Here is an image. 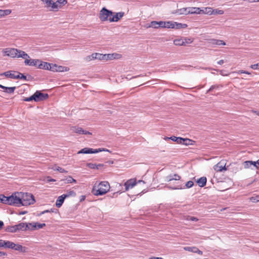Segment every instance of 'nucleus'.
Wrapping results in <instances>:
<instances>
[{"label":"nucleus","mask_w":259,"mask_h":259,"mask_svg":"<svg viewBox=\"0 0 259 259\" xmlns=\"http://www.w3.org/2000/svg\"><path fill=\"white\" fill-rule=\"evenodd\" d=\"M96 186H94L92 192L95 195H103L107 193L110 189V185L107 181L101 182L98 185V189L95 188Z\"/></svg>","instance_id":"obj_1"},{"label":"nucleus","mask_w":259,"mask_h":259,"mask_svg":"<svg viewBox=\"0 0 259 259\" xmlns=\"http://www.w3.org/2000/svg\"><path fill=\"white\" fill-rule=\"evenodd\" d=\"M19 195L20 196L21 206H27L35 202L34 196L31 193L20 192Z\"/></svg>","instance_id":"obj_2"},{"label":"nucleus","mask_w":259,"mask_h":259,"mask_svg":"<svg viewBox=\"0 0 259 259\" xmlns=\"http://www.w3.org/2000/svg\"><path fill=\"white\" fill-rule=\"evenodd\" d=\"M20 193H15L12 195L6 197V204L13 205L15 206H21L20 196L19 195Z\"/></svg>","instance_id":"obj_3"},{"label":"nucleus","mask_w":259,"mask_h":259,"mask_svg":"<svg viewBox=\"0 0 259 259\" xmlns=\"http://www.w3.org/2000/svg\"><path fill=\"white\" fill-rule=\"evenodd\" d=\"M113 14L114 12L104 7L100 10L99 17L102 22L109 21L110 18H112Z\"/></svg>","instance_id":"obj_4"},{"label":"nucleus","mask_w":259,"mask_h":259,"mask_svg":"<svg viewBox=\"0 0 259 259\" xmlns=\"http://www.w3.org/2000/svg\"><path fill=\"white\" fill-rule=\"evenodd\" d=\"M102 151H106L110 153L111 152V151H110L109 150L103 148L96 149L89 148H84L79 151L77 152V154H93Z\"/></svg>","instance_id":"obj_5"},{"label":"nucleus","mask_w":259,"mask_h":259,"mask_svg":"<svg viewBox=\"0 0 259 259\" xmlns=\"http://www.w3.org/2000/svg\"><path fill=\"white\" fill-rule=\"evenodd\" d=\"M192 42L193 39L187 37L177 38L174 40V45L178 46H186Z\"/></svg>","instance_id":"obj_6"},{"label":"nucleus","mask_w":259,"mask_h":259,"mask_svg":"<svg viewBox=\"0 0 259 259\" xmlns=\"http://www.w3.org/2000/svg\"><path fill=\"white\" fill-rule=\"evenodd\" d=\"M145 183L144 181L142 180H139L138 182L136 181V179H131L127 180L124 183V186H125V191H128L130 189L133 188L138 183Z\"/></svg>","instance_id":"obj_7"},{"label":"nucleus","mask_w":259,"mask_h":259,"mask_svg":"<svg viewBox=\"0 0 259 259\" xmlns=\"http://www.w3.org/2000/svg\"><path fill=\"white\" fill-rule=\"evenodd\" d=\"M17 49L7 48L4 50V53L6 56H10L12 58H16L17 56Z\"/></svg>","instance_id":"obj_8"},{"label":"nucleus","mask_w":259,"mask_h":259,"mask_svg":"<svg viewBox=\"0 0 259 259\" xmlns=\"http://www.w3.org/2000/svg\"><path fill=\"white\" fill-rule=\"evenodd\" d=\"M34 94L36 98V102L44 101L49 98L48 94L42 93L39 91H37Z\"/></svg>","instance_id":"obj_9"},{"label":"nucleus","mask_w":259,"mask_h":259,"mask_svg":"<svg viewBox=\"0 0 259 259\" xmlns=\"http://www.w3.org/2000/svg\"><path fill=\"white\" fill-rule=\"evenodd\" d=\"M124 15L123 12H120L118 13H114L112 16V18H110L109 22H114L118 21Z\"/></svg>","instance_id":"obj_10"},{"label":"nucleus","mask_w":259,"mask_h":259,"mask_svg":"<svg viewBox=\"0 0 259 259\" xmlns=\"http://www.w3.org/2000/svg\"><path fill=\"white\" fill-rule=\"evenodd\" d=\"M40 62L38 59H27L24 61V63L26 65L30 66H37L38 63Z\"/></svg>","instance_id":"obj_11"},{"label":"nucleus","mask_w":259,"mask_h":259,"mask_svg":"<svg viewBox=\"0 0 259 259\" xmlns=\"http://www.w3.org/2000/svg\"><path fill=\"white\" fill-rule=\"evenodd\" d=\"M17 72L14 71H8L5 72L1 74V76L5 75L7 77H10L13 79H16L17 75H15V73H17Z\"/></svg>","instance_id":"obj_12"},{"label":"nucleus","mask_w":259,"mask_h":259,"mask_svg":"<svg viewBox=\"0 0 259 259\" xmlns=\"http://www.w3.org/2000/svg\"><path fill=\"white\" fill-rule=\"evenodd\" d=\"M16 58H22L26 60L27 59H29L30 57L24 51L18 49V52H17V56Z\"/></svg>","instance_id":"obj_13"},{"label":"nucleus","mask_w":259,"mask_h":259,"mask_svg":"<svg viewBox=\"0 0 259 259\" xmlns=\"http://www.w3.org/2000/svg\"><path fill=\"white\" fill-rule=\"evenodd\" d=\"M39 64L37 65V68L41 69H45V70H49V67L50 66V63L46 62H43L40 61L38 63Z\"/></svg>","instance_id":"obj_14"},{"label":"nucleus","mask_w":259,"mask_h":259,"mask_svg":"<svg viewBox=\"0 0 259 259\" xmlns=\"http://www.w3.org/2000/svg\"><path fill=\"white\" fill-rule=\"evenodd\" d=\"M12 249L22 252H25L26 251L25 247H23L21 245H20L19 244H15L14 242L13 244Z\"/></svg>","instance_id":"obj_15"},{"label":"nucleus","mask_w":259,"mask_h":259,"mask_svg":"<svg viewBox=\"0 0 259 259\" xmlns=\"http://www.w3.org/2000/svg\"><path fill=\"white\" fill-rule=\"evenodd\" d=\"M0 88L4 90V92L9 94H12L14 92L16 87H7L3 85L0 84Z\"/></svg>","instance_id":"obj_16"},{"label":"nucleus","mask_w":259,"mask_h":259,"mask_svg":"<svg viewBox=\"0 0 259 259\" xmlns=\"http://www.w3.org/2000/svg\"><path fill=\"white\" fill-rule=\"evenodd\" d=\"M166 180L167 182H170L172 180H180L181 179V177L178 175V174H174V175H169L167 176L166 178Z\"/></svg>","instance_id":"obj_17"},{"label":"nucleus","mask_w":259,"mask_h":259,"mask_svg":"<svg viewBox=\"0 0 259 259\" xmlns=\"http://www.w3.org/2000/svg\"><path fill=\"white\" fill-rule=\"evenodd\" d=\"M189 14H201V8L197 7H189Z\"/></svg>","instance_id":"obj_18"},{"label":"nucleus","mask_w":259,"mask_h":259,"mask_svg":"<svg viewBox=\"0 0 259 259\" xmlns=\"http://www.w3.org/2000/svg\"><path fill=\"white\" fill-rule=\"evenodd\" d=\"M88 166L92 169H100L104 166V164L88 163Z\"/></svg>","instance_id":"obj_19"},{"label":"nucleus","mask_w":259,"mask_h":259,"mask_svg":"<svg viewBox=\"0 0 259 259\" xmlns=\"http://www.w3.org/2000/svg\"><path fill=\"white\" fill-rule=\"evenodd\" d=\"M213 9L210 7H206L202 9L201 8V14H208L209 15H213Z\"/></svg>","instance_id":"obj_20"},{"label":"nucleus","mask_w":259,"mask_h":259,"mask_svg":"<svg viewBox=\"0 0 259 259\" xmlns=\"http://www.w3.org/2000/svg\"><path fill=\"white\" fill-rule=\"evenodd\" d=\"M17 227L18 231L20 230H26L27 229H29L30 227H28V225H27L26 223H21L17 225H16Z\"/></svg>","instance_id":"obj_21"},{"label":"nucleus","mask_w":259,"mask_h":259,"mask_svg":"<svg viewBox=\"0 0 259 259\" xmlns=\"http://www.w3.org/2000/svg\"><path fill=\"white\" fill-rule=\"evenodd\" d=\"M65 198L63 195L59 196L56 202V206L57 207H60L64 202Z\"/></svg>","instance_id":"obj_22"},{"label":"nucleus","mask_w":259,"mask_h":259,"mask_svg":"<svg viewBox=\"0 0 259 259\" xmlns=\"http://www.w3.org/2000/svg\"><path fill=\"white\" fill-rule=\"evenodd\" d=\"M207 179L206 177H202L199 178L197 181V183L198 184V186L200 187H203L204 186H205L206 183Z\"/></svg>","instance_id":"obj_23"},{"label":"nucleus","mask_w":259,"mask_h":259,"mask_svg":"<svg viewBox=\"0 0 259 259\" xmlns=\"http://www.w3.org/2000/svg\"><path fill=\"white\" fill-rule=\"evenodd\" d=\"M165 140H171L173 141L177 142L178 144H182V141H183V138L181 137H177L175 136H172L169 138L166 137L164 138Z\"/></svg>","instance_id":"obj_24"},{"label":"nucleus","mask_w":259,"mask_h":259,"mask_svg":"<svg viewBox=\"0 0 259 259\" xmlns=\"http://www.w3.org/2000/svg\"><path fill=\"white\" fill-rule=\"evenodd\" d=\"M189 7L188 8H183L177 10L175 13L178 14L179 15H188L189 14Z\"/></svg>","instance_id":"obj_25"},{"label":"nucleus","mask_w":259,"mask_h":259,"mask_svg":"<svg viewBox=\"0 0 259 259\" xmlns=\"http://www.w3.org/2000/svg\"><path fill=\"white\" fill-rule=\"evenodd\" d=\"M253 161H245L243 163V165L244 168H250L252 169L254 168Z\"/></svg>","instance_id":"obj_26"},{"label":"nucleus","mask_w":259,"mask_h":259,"mask_svg":"<svg viewBox=\"0 0 259 259\" xmlns=\"http://www.w3.org/2000/svg\"><path fill=\"white\" fill-rule=\"evenodd\" d=\"M5 231L7 232L15 233L18 231L16 225L14 226H8L6 229Z\"/></svg>","instance_id":"obj_27"},{"label":"nucleus","mask_w":259,"mask_h":259,"mask_svg":"<svg viewBox=\"0 0 259 259\" xmlns=\"http://www.w3.org/2000/svg\"><path fill=\"white\" fill-rule=\"evenodd\" d=\"M211 41V43L212 45H215L217 46L226 45V42L221 39H212Z\"/></svg>","instance_id":"obj_28"},{"label":"nucleus","mask_w":259,"mask_h":259,"mask_svg":"<svg viewBox=\"0 0 259 259\" xmlns=\"http://www.w3.org/2000/svg\"><path fill=\"white\" fill-rule=\"evenodd\" d=\"M214 169L217 171H222L223 170H226V168L225 165L223 166L218 163L214 166Z\"/></svg>","instance_id":"obj_29"},{"label":"nucleus","mask_w":259,"mask_h":259,"mask_svg":"<svg viewBox=\"0 0 259 259\" xmlns=\"http://www.w3.org/2000/svg\"><path fill=\"white\" fill-rule=\"evenodd\" d=\"M70 129L72 132L79 134H82L83 132V129L81 127L76 126H72Z\"/></svg>","instance_id":"obj_30"},{"label":"nucleus","mask_w":259,"mask_h":259,"mask_svg":"<svg viewBox=\"0 0 259 259\" xmlns=\"http://www.w3.org/2000/svg\"><path fill=\"white\" fill-rule=\"evenodd\" d=\"M59 8H60V5H58V4L57 2H54L53 1L50 10L56 11Z\"/></svg>","instance_id":"obj_31"},{"label":"nucleus","mask_w":259,"mask_h":259,"mask_svg":"<svg viewBox=\"0 0 259 259\" xmlns=\"http://www.w3.org/2000/svg\"><path fill=\"white\" fill-rule=\"evenodd\" d=\"M187 27V25L186 24L174 22V28L181 29V28H185Z\"/></svg>","instance_id":"obj_32"},{"label":"nucleus","mask_w":259,"mask_h":259,"mask_svg":"<svg viewBox=\"0 0 259 259\" xmlns=\"http://www.w3.org/2000/svg\"><path fill=\"white\" fill-rule=\"evenodd\" d=\"M96 55H97V53H93L92 55L87 56L85 58V60L87 62H90L91 61L96 60L97 57Z\"/></svg>","instance_id":"obj_33"},{"label":"nucleus","mask_w":259,"mask_h":259,"mask_svg":"<svg viewBox=\"0 0 259 259\" xmlns=\"http://www.w3.org/2000/svg\"><path fill=\"white\" fill-rule=\"evenodd\" d=\"M193 142V141H192L189 139L183 138V141H182L181 144L185 145L186 146L192 145H193V143H192Z\"/></svg>","instance_id":"obj_34"},{"label":"nucleus","mask_w":259,"mask_h":259,"mask_svg":"<svg viewBox=\"0 0 259 259\" xmlns=\"http://www.w3.org/2000/svg\"><path fill=\"white\" fill-rule=\"evenodd\" d=\"M13 242L10 241L4 240V247L5 248L12 249Z\"/></svg>","instance_id":"obj_35"},{"label":"nucleus","mask_w":259,"mask_h":259,"mask_svg":"<svg viewBox=\"0 0 259 259\" xmlns=\"http://www.w3.org/2000/svg\"><path fill=\"white\" fill-rule=\"evenodd\" d=\"M184 250L186 251L192 252H195L196 251L198 250V248L196 247H192V246H186L184 248Z\"/></svg>","instance_id":"obj_36"},{"label":"nucleus","mask_w":259,"mask_h":259,"mask_svg":"<svg viewBox=\"0 0 259 259\" xmlns=\"http://www.w3.org/2000/svg\"><path fill=\"white\" fill-rule=\"evenodd\" d=\"M63 195L66 198L70 196H75L76 195V193L73 190H69V191H67L66 194H63Z\"/></svg>","instance_id":"obj_37"},{"label":"nucleus","mask_w":259,"mask_h":259,"mask_svg":"<svg viewBox=\"0 0 259 259\" xmlns=\"http://www.w3.org/2000/svg\"><path fill=\"white\" fill-rule=\"evenodd\" d=\"M69 70L67 67L57 65V72H66Z\"/></svg>","instance_id":"obj_38"},{"label":"nucleus","mask_w":259,"mask_h":259,"mask_svg":"<svg viewBox=\"0 0 259 259\" xmlns=\"http://www.w3.org/2000/svg\"><path fill=\"white\" fill-rule=\"evenodd\" d=\"M41 1L44 3L45 5V7L49 9L51 8L52 3L53 1L52 0H41Z\"/></svg>","instance_id":"obj_39"},{"label":"nucleus","mask_w":259,"mask_h":259,"mask_svg":"<svg viewBox=\"0 0 259 259\" xmlns=\"http://www.w3.org/2000/svg\"><path fill=\"white\" fill-rule=\"evenodd\" d=\"M184 219L187 221H191L197 222L198 221V219L194 217H191L189 215H187L184 217Z\"/></svg>","instance_id":"obj_40"},{"label":"nucleus","mask_w":259,"mask_h":259,"mask_svg":"<svg viewBox=\"0 0 259 259\" xmlns=\"http://www.w3.org/2000/svg\"><path fill=\"white\" fill-rule=\"evenodd\" d=\"M33 100H34L35 102H36V98H35V94H34L33 95H32L30 97L25 98L23 99V101H25V102H30Z\"/></svg>","instance_id":"obj_41"},{"label":"nucleus","mask_w":259,"mask_h":259,"mask_svg":"<svg viewBox=\"0 0 259 259\" xmlns=\"http://www.w3.org/2000/svg\"><path fill=\"white\" fill-rule=\"evenodd\" d=\"M165 28H174V22L171 21L165 22Z\"/></svg>","instance_id":"obj_42"},{"label":"nucleus","mask_w":259,"mask_h":259,"mask_svg":"<svg viewBox=\"0 0 259 259\" xmlns=\"http://www.w3.org/2000/svg\"><path fill=\"white\" fill-rule=\"evenodd\" d=\"M53 72H57V65L56 64L50 63V66L49 70Z\"/></svg>","instance_id":"obj_43"},{"label":"nucleus","mask_w":259,"mask_h":259,"mask_svg":"<svg viewBox=\"0 0 259 259\" xmlns=\"http://www.w3.org/2000/svg\"><path fill=\"white\" fill-rule=\"evenodd\" d=\"M158 21H153L151 22L149 27H152L154 28H158Z\"/></svg>","instance_id":"obj_44"},{"label":"nucleus","mask_w":259,"mask_h":259,"mask_svg":"<svg viewBox=\"0 0 259 259\" xmlns=\"http://www.w3.org/2000/svg\"><path fill=\"white\" fill-rule=\"evenodd\" d=\"M17 76L18 77H16V79H21L26 80H27V77L24 75L23 74H22L20 72H17Z\"/></svg>","instance_id":"obj_45"},{"label":"nucleus","mask_w":259,"mask_h":259,"mask_svg":"<svg viewBox=\"0 0 259 259\" xmlns=\"http://www.w3.org/2000/svg\"><path fill=\"white\" fill-rule=\"evenodd\" d=\"M66 183L69 184V183H76V181L71 176L68 177L66 179Z\"/></svg>","instance_id":"obj_46"},{"label":"nucleus","mask_w":259,"mask_h":259,"mask_svg":"<svg viewBox=\"0 0 259 259\" xmlns=\"http://www.w3.org/2000/svg\"><path fill=\"white\" fill-rule=\"evenodd\" d=\"M213 14L216 15V14H219V15H222L224 14V11L221 10H219L217 9H213Z\"/></svg>","instance_id":"obj_47"},{"label":"nucleus","mask_w":259,"mask_h":259,"mask_svg":"<svg viewBox=\"0 0 259 259\" xmlns=\"http://www.w3.org/2000/svg\"><path fill=\"white\" fill-rule=\"evenodd\" d=\"M45 226H46V224L45 223L40 224L39 223H35V229H39L42 228Z\"/></svg>","instance_id":"obj_48"},{"label":"nucleus","mask_w":259,"mask_h":259,"mask_svg":"<svg viewBox=\"0 0 259 259\" xmlns=\"http://www.w3.org/2000/svg\"><path fill=\"white\" fill-rule=\"evenodd\" d=\"M167 187L169 189H171V190L182 189L183 188H185V187H182L181 185H178V186H175V187L167 186Z\"/></svg>","instance_id":"obj_49"},{"label":"nucleus","mask_w":259,"mask_h":259,"mask_svg":"<svg viewBox=\"0 0 259 259\" xmlns=\"http://www.w3.org/2000/svg\"><path fill=\"white\" fill-rule=\"evenodd\" d=\"M112 60L120 59L121 58V56H122L121 54L115 53L112 54Z\"/></svg>","instance_id":"obj_50"},{"label":"nucleus","mask_w":259,"mask_h":259,"mask_svg":"<svg viewBox=\"0 0 259 259\" xmlns=\"http://www.w3.org/2000/svg\"><path fill=\"white\" fill-rule=\"evenodd\" d=\"M57 3L58 4V5H60V8L62 6L65 5L67 4V0H58L56 1Z\"/></svg>","instance_id":"obj_51"},{"label":"nucleus","mask_w":259,"mask_h":259,"mask_svg":"<svg viewBox=\"0 0 259 259\" xmlns=\"http://www.w3.org/2000/svg\"><path fill=\"white\" fill-rule=\"evenodd\" d=\"M6 196H5L4 195L0 194V202L6 204Z\"/></svg>","instance_id":"obj_52"},{"label":"nucleus","mask_w":259,"mask_h":259,"mask_svg":"<svg viewBox=\"0 0 259 259\" xmlns=\"http://www.w3.org/2000/svg\"><path fill=\"white\" fill-rule=\"evenodd\" d=\"M165 21H160L158 22V28H165Z\"/></svg>","instance_id":"obj_53"},{"label":"nucleus","mask_w":259,"mask_h":259,"mask_svg":"<svg viewBox=\"0 0 259 259\" xmlns=\"http://www.w3.org/2000/svg\"><path fill=\"white\" fill-rule=\"evenodd\" d=\"M194 185V183L193 182V181H188L186 184H185V187L186 188H190L191 187H192Z\"/></svg>","instance_id":"obj_54"},{"label":"nucleus","mask_w":259,"mask_h":259,"mask_svg":"<svg viewBox=\"0 0 259 259\" xmlns=\"http://www.w3.org/2000/svg\"><path fill=\"white\" fill-rule=\"evenodd\" d=\"M27 225H28V227H30V228L29 229L30 230H35V223L32 222L29 224H27Z\"/></svg>","instance_id":"obj_55"},{"label":"nucleus","mask_w":259,"mask_h":259,"mask_svg":"<svg viewBox=\"0 0 259 259\" xmlns=\"http://www.w3.org/2000/svg\"><path fill=\"white\" fill-rule=\"evenodd\" d=\"M55 170H57V171H58L60 172H62V173H64V172H67V171L66 170H65L64 169H63V168L61 167H59V166H57L56 168H55Z\"/></svg>","instance_id":"obj_56"},{"label":"nucleus","mask_w":259,"mask_h":259,"mask_svg":"<svg viewBox=\"0 0 259 259\" xmlns=\"http://www.w3.org/2000/svg\"><path fill=\"white\" fill-rule=\"evenodd\" d=\"M250 200L253 202H259V196L251 197Z\"/></svg>","instance_id":"obj_57"},{"label":"nucleus","mask_w":259,"mask_h":259,"mask_svg":"<svg viewBox=\"0 0 259 259\" xmlns=\"http://www.w3.org/2000/svg\"><path fill=\"white\" fill-rule=\"evenodd\" d=\"M219 85H211L210 88L209 89V90L207 91V93H208V92H210L211 91H212L213 89H218L219 88Z\"/></svg>","instance_id":"obj_58"},{"label":"nucleus","mask_w":259,"mask_h":259,"mask_svg":"<svg viewBox=\"0 0 259 259\" xmlns=\"http://www.w3.org/2000/svg\"><path fill=\"white\" fill-rule=\"evenodd\" d=\"M251 68L254 70L259 69V62L257 64L251 65Z\"/></svg>","instance_id":"obj_59"},{"label":"nucleus","mask_w":259,"mask_h":259,"mask_svg":"<svg viewBox=\"0 0 259 259\" xmlns=\"http://www.w3.org/2000/svg\"><path fill=\"white\" fill-rule=\"evenodd\" d=\"M46 180L47 182H54L56 181L55 179H52L51 177L48 176L46 177Z\"/></svg>","instance_id":"obj_60"},{"label":"nucleus","mask_w":259,"mask_h":259,"mask_svg":"<svg viewBox=\"0 0 259 259\" xmlns=\"http://www.w3.org/2000/svg\"><path fill=\"white\" fill-rule=\"evenodd\" d=\"M254 168L259 169V159L256 161H253Z\"/></svg>","instance_id":"obj_61"},{"label":"nucleus","mask_w":259,"mask_h":259,"mask_svg":"<svg viewBox=\"0 0 259 259\" xmlns=\"http://www.w3.org/2000/svg\"><path fill=\"white\" fill-rule=\"evenodd\" d=\"M96 56H97L96 59L102 61L103 54L97 53Z\"/></svg>","instance_id":"obj_62"},{"label":"nucleus","mask_w":259,"mask_h":259,"mask_svg":"<svg viewBox=\"0 0 259 259\" xmlns=\"http://www.w3.org/2000/svg\"><path fill=\"white\" fill-rule=\"evenodd\" d=\"M4 13V16L6 15H9L11 13V11L10 10H3Z\"/></svg>","instance_id":"obj_63"},{"label":"nucleus","mask_w":259,"mask_h":259,"mask_svg":"<svg viewBox=\"0 0 259 259\" xmlns=\"http://www.w3.org/2000/svg\"><path fill=\"white\" fill-rule=\"evenodd\" d=\"M106 56H107V59H106V60H112V54H106Z\"/></svg>","instance_id":"obj_64"}]
</instances>
